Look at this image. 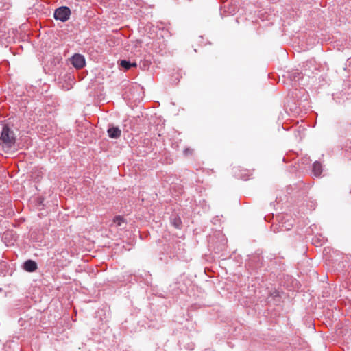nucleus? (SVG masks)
Wrapping results in <instances>:
<instances>
[{"label":"nucleus","mask_w":351,"mask_h":351,"mask_svg":"<svg viewBox=\"0 0 351 351\" xmlns=\"http://www.w3.org/2000/svg\"><path fill=\"white\" fill-rule=\"evenodd\" d=\"M10 234H11V232H5V233H4V234H3L4 238L5 239V238H6V237H7L8 235Z\"/></svg>","instance_id":"dca6fc26"},{"label":"nucleus","mask_w":351,"mask_h":351,"mask_svg":"<svg viewBox=\"0 0 351 351\" xmlns=\"http://www.w3.org/2000/svg\"><path fill=\"white\" fill-rule=\"evenodd\" d=\"M23 268L26 271L34 272L38 269V265L34 261L29 259L24 262Z\"/></svg>","instance_id":"423d86ee"},{"label":"nucleus","mask_w":351,"mask_h":351,"mask_svg":"<svg viewBox=\"0 0 351 351\" xmlns=\"http://www.w3.org/2000/svg\"><path fill=\"white\" fill-rule=\"evenodd\" d=\"M72 65L77 69L83 68L86 64V61L84 56L80 53L74 54L71 58Z\"/></svg>","instance_id":"20e7f679"},{"label":"nucleus","mask_w":351,"mask_h":351,"mask_svg":"<svg viewBox=\"0 0 351 351\" xmlns=\"http://www.w3.org/2000/svg\"><path fill=\"white\" fill-rule=\"evenodd\" d=\"M249 265L252 267V269H258L261 267L262 265L261 263V257L259 256H254L250 260Z\"/></svg>","instance_id":"6e6552de"},{"label":"nucleus","mask_w":351,"mask_h":351,"mask_svg":"<svg viewBox=\"0 0 351 351\" xmlns=\"http://www.w3.org/2000/svg\"><path fill=\"white\" fill-rule=\"evenodd\" d=\"M170 223L176 229L180 230L182 228V222L180 217L177 214H172L170 217Z\"/></svg>","instance_id":"0eeeda50"},{"label":"nucleus","mask_w":351,"mask_h":351,"mask_svg":"<svg viewBox=\"0 0 351 351\" xmlns=\"http://www.w3.org/2000/svg\"><path fill=\"white\" fill-rule=\"evenodd\" d=\"M313 243L315 245H322L323 244V242L318 238H313Z\"/></svg>","instance_id":"4468645a"},{"label":"nucleus","mask_w":351,"mask_h":351,"mask_svg":"<svg viewBox=\"0 0 351 351\" xmlns=\"http://www.w3.org/2000/svg\"><path fill=\"white\" fill-rule=\"evenodd\" d=\"M71 14V11L69 7L61 6L55 10L53 17L56 20L66 22L69 19Z\"/></svg>","instance_id":"7ed1b4c3"},{"label":"nucleus","mask_w":351,"mask_h":351,"mask_svg":"<svg viewBox=\"0 0 351 351\" xmlns=\"http://www.w3.org/2000/svg\"><path fill=\"white\" fill-rule=\"evenodd\" d=\"M16 134L8 124H3L0 136V144L3 148L10 149L16 143Z\"/></svg>","instance_id":"f03ea898"},{"label":"nucleus","mask_w":351,"mask_h":351,"mask_svg":"<svg viewBox=\"0 0 351 351\" xmlns=\"http://www.w3.org/2000/svg\"><path fill=\"white\" fill-rule=\"evenodd\" d=\"M241 178H243L244 180H246V179H247V177H245V176H243V177H241Z\"/></svg>","instance_id":"f3484780"},{"label":"nucleus","mask_w":351,"mask_h":351,"mask_svg":"<svg viewBox=\"0 0 351 351\" xmlns=\"http://www.w3.org/2000/svg\"><path fill=\"white\" fill-rule=\"evenodd\" d=\"M271 295L274 298L280 297L279 292L277 291H275L273 293H271Z\"/></svg>","instance_id":"2eb2a0df"},{"label":"nucleus","mask_w":351,"mask_h":351,"mask_svg":"<svg viewBox=\"0 0 351 351\" xmlns=\"http://www.w3.org/2000/svg\"><path fill=\"white\" fill-rule=\"evenodd\" d=\"M107 133L110 138L117 139L121 136V130L119 127L114 126L113 125H110L107 130Z\"/></svg>","instance_id":"39448f33"},{"label":"nucleus","mask_w":351,"mask_h":351,"mask_svg":"<svg viewBox=\"0 0 351 351\" xmlns=\"http://www.w3.org/2000/svg\"><path fill=\"white\" fill-rule=\"evenodd\" d=\"M194 150L190 147H186L183 151V154L184 156H190L193 154Z\"/></svg>","instance_id":"ddd939ff"},{"label":"nucleus","mask_w":351,"mask_h":351,"mask_svg":"<svg viewBox=\"0 0 351 351\" xmlns=\"http://www.w3.org/2000/svg\"><path fill=\"white\" fill-rule=\"evenodd\" d=\"M120 66L127 71L131 69L132 67H136L137 64L136 62H131L129 60H122L120 62Z\"/></svg>","instance_id":"1a4fd4ad"},{"label":"nucleus","mask_w":351,"mask_h":351,"mask_svg":"<svg viewBox=\"0 0 351 351\" xmlns=\"http://www.w3.org/2000/svg\"><path fill=\"white\" fill-rule=\"evenodd\" d=\"M167 253L170 257H175L182 261H187L189 259L185 243L180 240H176L169 245L167 249Z\"/></svg>","instance_id":"f257e3e1"},{"label":"nucleus","mask_w":351,"mask_h":351,"mask_svg":"<svg viewBox=\"0 0 351 351\" xmlns=\"http://www.w3.org/2000/svg\"><path fill=\"white\" fill-rule=\"evenodd\" d=\"M113 221L117 226H121L125 222L124 219L120 215L116 216Z\"/></svg>","instance_id":"f8f14e48"},{"label":"nucleus","mask_w":351,"mask_h":351,"mask_svg":"<svg viewBox=\"0 0 351 351\" xmlns=\"http://www.w3.org/2000/svg\"><path fill=\"white\" fill-rule=\"evenodd\" d=\"M302 77H303L302 76V73L298 71H293L288 76V78L290 80L295 82H299L300 80L302 79Z\"/></svg>","instance_id":"9b49d317"},{"label":"nucleus","mask_w":351,"mask_h":351,"mask_svg":"<svg viewBox=\"0 0 351 351\" xmlns=\"http://www.w3.org/2000/svg\"><path fill=\"white\" fill-rule=\"evenodd\" d=\"M313 172L315 176H319L322 173V164L315 161L313 165Z\"/></svg>","instance_id":"9d476101"}]
</instances>
